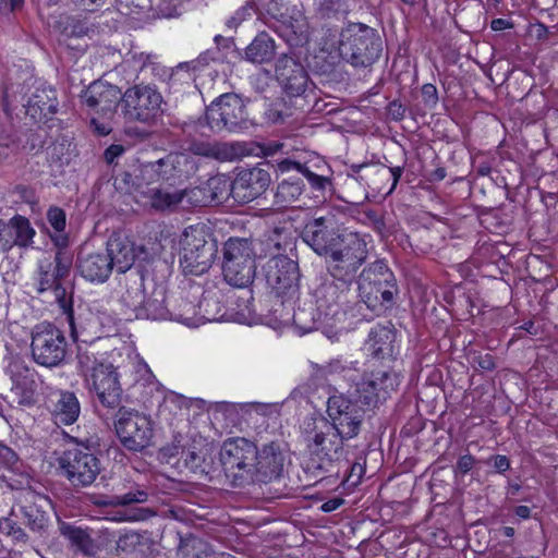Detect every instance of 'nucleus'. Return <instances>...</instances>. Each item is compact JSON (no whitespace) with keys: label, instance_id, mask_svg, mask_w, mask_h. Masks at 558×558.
Returning a JSON list of instances; mask_svg holds the SVG:
<instances>
[{"label":"nucleus","instance_id":"5701e85b","mask_svg":"<svg viewBox=\"0 0 558 558\" xmlns=\"http://www.w3.org/2000/svg\"><path fill=\"white\" fill-rule=\"evenodd\" d=\"M276 77L290 96L302 95L308 84V75L294 58L283 54L276 62Z\"/></svg>","mask_w":558,"mask_h":558},{"label":"nucleus","instance_id":"13d9d810","mask_svg":"<svg viewBox=\"0 0 558 558\" xmlns=\"http://www.w3.org/2000/svg\"><path fill=\"white\" fill-rule=\"evenodd\" d=\"M341 464H343L344 466L345 482L349 483V485L351 486L357 485L361 482L365 472L364 464L359 461L349 464V462L345 459Z\"/></svg>","mask_w":558,"mask_h":558},{"label":"nucleus","instance_id":"338daca9","mask_svg":"<svg viewBox=\"0 0 558 558\" xmlns=\"http://www.w3.org/2000/svg\"><path fill=\"white\" fill-rule=\"evenodd\" d=\"M423 102L428 108H434L438 102L437 88L433 84H424L422 86Z\"/></svg>","mask_w":558,"mask_h":558},{"label":"nucleus","instance_id":"f704fd0d","mask_svg":"<svg viewBox=\"0 0 558 558\" xmlns=\"http://www.w3.org/2000/svg\"><path fill=\"white\" fill-rule=\"evenodd\" d=\"M135 201L144 207H148L156 211L173 209L180 205L179 191L168 192L159 187L145 190L143 195L137 197Z\"/></svg>","mask_w":558,"mask_h":558},{"label":"nucleus","instance_id":"79ce46f5","mask_svg":"<svg viewBox=\"0 0 558 558\" xmlns=\"http://www.w3.org/2000/svg\"><path fill=\"white\" fill-rule=\"evenodd\" d=\"M84 381L88 390L96 393L102 388L120 380L117 368L111 363H108L107 365H100V368L96 373H92Z\"/></svg>","mask_w":558,"mask_h":558},{"label":"nucleus","instance_id":"393cba45","mask_svg":"<svg viewBox=\"0 0 558 558\" xmlns=\"http://www.w3.org/2000/svg\"><path fill=\"white\" fill-rule=\"evenodd\" d=\"M47 502L46 498L41 495L36 494L33 490H23L17 496V511L15 508L12 509V513L16 517H21L24 523L35 532L41 531L47 522L48 515L43 510V504Z\"/></svg>","mask_w":558,"mask_h":558},{"label":"nucleus","instance_id":"5fc2aeb1","mask_svg":"<svg viewBox=\"0 0 558 558\" xmlns=\"http://www.w3.org/2000/svg\"><path fill=\"white\" fill-rule=\"evenodd\" d=\"M116 543L117 539L112 533L108 531H99L96 536L93 537L95 556L102 551L106 554L116 555Z\"/></svg>","mask_w":558,"mask_h":558},{"label":"nucleus","instance_id":"c03bdc74","mask_svg":"<svg viewBox=\"0 0 558 558\" xmlns=\"http://www.w3.org/2000/svg\"><path fill=\"white\" fill-rule=\"evenodd\" d=\"M10 226H12V238L14 241V245L21 247H27L33 243V239L36 234V231L31 226V222L27 218L23 216H14L10 220Z\"/></svg>","mask_w":558,"mask_h":558},{"label":"nucleus","instance_id":"e2e57ef3","mask_svg":"<svg viewBox=\"0 0 558 558\" xmlns=\"http://www.w3.org/2000/svg\"><path fill=\"white\" fill-rule=\"evenodd\" d=\"M136 381L142 380L143 384H151L155 380V375L153 374L149 366L143 361L138 360L134 364Z\"/></svg>","mask_w":558,"mask_h":558},{"label":"nucleus","instance_id":"a19ab883","mask_svg":"<svg viewBox=\"0 0 558 558\" xmlns=\"http://www.w3.org/2000/svg\"><path fill=\"white\" fill-rule=\"evenodd\" d=\"M206 186L209 198H213V204H221L229 198L233 197V181L223 174L215 175L204 183Z\"/></svg>","mask_w":558,"mask_h":558},{"label":"nucleus","instance_id":"f257e3e1","mask_svg":"<svg viewBox=\"0 0 558 558\" xmlns=\"http://www.w3.org/2000/svg\"><path fill=\"white\" fill-rule=\"evenodd\" d=\"M52 240L57 246L56 251L47 252L37 264L36 270V290L38 293L51 291L54 300L66 315V320L71 327V333L74 337V313L72 306L71 289L69 277L72 269L73 257L65 250L68 245L66 235H56Z\"/></svg>","mask_w":558,"mask_h":558},{"label":"nucleus","instance_id":"f3484780","mask_svg":"<svg viewBox=\"0 0 558 558\" xmlns=\"http://www.w3.org/2000/svg\"><path fill=\"white\" fill-rule=\"evenodd\" d=\"M351 232L341 230L333 215L313 219L304 227L302 238L313 251L325 258L345 241Z\"/></svg>","mask_w":558,"mask_h":558},{"label":"nucleus","instance_id":"ddd939ff","mask_svg":"<svg viewBox=\"0 0 558 558\" xmlns=\"http://www.w3.org/2000/svg\"><path fill=\"white\" fill-rule=\"evenodd\" d=\"M148 490L141 485H134L128 493L120 495L94 496L92 502L99 508H112L110 520L116 522L143 521L150 518L154 512L148 508L132 507L148 500Z\"/></svg>","mask_w":558,"mask_h":558},{"label":"nucleus","instance_id":"a18cd8bd","mask_svg":"<svg viewBox=\"0 0 558 558\" xmlns=\"http://www.w3.org/2000/svg\"><path fill=\"white\" fill-rule=\"evenodd\" d=\"M374 177L387 178L386 169L369 167L366 163L353 165L350 167V172L348 173V183L356 182L360 185L371 186V180Z\"/></svg>","mask_w":558,"mask_h":558},{"label":"nucleus","instance_id":"de8ad7c7","mask_svg":"<svg viewBox=\"0 0 558 558\" xmlns=\"http://www.w3.org/2000/svg\"><path fill=\"white\" fill-rule=\"evenodd\" d=\"M205 184L179 191L180 205L183 207H203L213 204Z\"/></svg>","mask_w":558,"mask_h":558},{"label":"nucleus","instance_id":"864d4df0","mask_svg":"<svg viewBox=\"0 0 558 558\" xmlns=\"http://www.w3.org/2000/svg\"><path fill=\"white\" fill-rule=\"evenodd\" d=\"M246 146L247 153L245 156H260V157H269L275 156L279 151H281L284 147V144L279 141H269L266 143H255V142H241Z\"/></svg>","mask_w":558,"mask_h":558},{"label":"nucleus","instance_id":"603ef678","mask_svg":"<svg viewBox=\"0 0 558 558\" xmlns=\"http://www.w3.org/2000/svg\"><path fill=\"white\" fill-rule=\"evenodd\" d=\"M314 8L322 19L337 17L348 11L345 0H314Z\"/></svg>","mask_w":558,"mask_h":558},{"label":"nucleus","instance_id":"0e129e2a","mask_svg":"<svg viewBox=\"0 0 558 558\" xmlns=\"http://www.w3.org/2000/svg\"><path fill=\"white\" fill-rule=\"evenodd\" d=\"M299 172L303 174L310 184L316 190H324L328 182L325 177L312 172L305 165L302 166Z\"/></svg>","mask_w":558,"mask_h":558},{"label":"nucleus","instance_id":"4468645a","mask_svg":"<svg viewBox=\"0 0 558 558\" xmlns=\"http://www.w3.org/2000/svg\"><path fill=\"white\" fill-rule=\"evenodd\" d=\"M32 356L46 367H56L63 363L68 352V341L62 330L52 324H39L32 332Z\"/></svg>","mask_w":558,"mask_h":558},{"label":"nucleus","instance_id":"4c0bfd02","mask_svg":"<svg viewBox=\"0 0 558 558\" xmlns=\"http://www.w3.org/2000/svg\"><path fill=\"white\" fill-rule=\"evenodd\" d=\"M247 151L241 142H211L205 158L220 162L233 161L245 157Z\"/></svg>","mask_w":558,"mask_h":558},{"label":"nucleus","instance_id":"f8f14e48","mask_svg":"<svg viewBox=\"0 0 558 558\" xmlns=\"http://www.w3.org/2000/svg\"><path fill=\"white\" fill-rule=\"evenodd\" d=\"M313 298L316 311L325 317H335L339 313H347L357 300L353 282L344 279L325 277L314 289Z\"/></svg>","mask_w":558,"mask_h":558},{"label":"nucleus","instance_id":"49530a36","mask_svg":"<svg viewBox=\"0 0 558 558\" xmlns=\"http://www.w3.org/2000/svg\"><path fill=\"white\" fill-rule=\"evenodd\" d=\"M56 27L60 29L62 36L61 40L64 43L71 38H81L88 33V27L85 23L68 15H60Z\"/></svg>","mask_w":558,"mask_h":558},{"label":"nucleus","instance_id":"680f3d73","mask_svg":"<svg viewBox=\"0 0 558 558\" xmlns=\"http://www.w3.org/2000/svg\"><path fill=\"white\" fill-rule=\"evenodd\" d=\"M289 27L291 34L294 36L293 38H288L289 41L299 44L307 38V27L303 17L291 21Z\"/></svg>","mask_w":558,"mask_h":558},{"label":"nucleus","instance_id":"412c9836","mask_svg":"<svg viewBox=\"0 0 558 558\" xmlns=\"http://www.w3.org/2000/svg\"><path fill=\"white\" fill-rule=\"evenodd\" d=\"M284 454L280 444L271 441L258 449L253 468V484L270 483L280 478L283 472Z\"/></svg>","mask_w":558,"mask_h":558},{"label":"nucleus","instance_id":"09e8293b","mask_svg":"<svg viewBox=\"0 0 558 558\" xmlns=\"http://www.w3.org/2000/svg\"><path fill=\"white\" fill-rule=\"evenodd\" d=\"M268 245L274 246L278 254H283L294 246V236L287 227H275L268 234Z\"/></svg>","mask_w":558,"mask_h":558},{"label":"nucleus","instance_id":"20e7f679","mask_svg":"<svg viewBox=\"0 0 558 558\" xmlns=\"http://www.w3.org/2000/svg\"><path fill=\"white\" fill-rule=\"evenodd\" d=\"M74 447L63 450L56 459L58 474L74 488L90 486L101 471L97 454L89 447L88 439L70 437Z\"/></svg>","mask_w":558,"mask_h":558},{"label":"nucleus","instance_id":"4be33fe9","mask_svg":"<svg viewBox=\"0 0 558 558\" xmlns=\"http://www.w3.org/2000/svg\"><path fill=\"white\" fill-rule=\"evenodd\" d=\"M270 184L268 171L262 168L244 169L233 180V199L250 203L262 195Z\"/></svg>","mask_w":558,"mask_h":558},{"label":"nucleus","instance_id":"3c124183","mask_svg":"<svg viewBox=\"0 0 558 558\" xmlns=\"http://www.w3.org/2000/svg\"><path fill=\"white\" fill-rule=\"evenodd\" d=\"M73 155L72 144L62 137L52 143L48 148V158L53 163L69 165Z\"/></svg>","mask_w":558,"mask_h":558},{"label":"nucleus","instance_id":"774afa93","mask_svg":"<svg viewBox=\"0 0 558 558\" xmlns=\"http://www.w3.org/2000/svg\"><path fill=\"white\" fill-rule=\"evenodd\" d=\"M16 462V453L10 447L0 442V465L11 469Z\"/></svg>","mask_w":558,"mask_h":558},{"label":"nucleus","instance_id":"69168bd1","mask_svg":"<svg viewBox=\"0 0 558 558\" xmlns=\"http://www.w3.org/2000/svg\"><path fill=\"white\" fill-rule=\"evenodd\" d=\"M211 303H217V300L216 298L211 296L210 293H207L203 296L202 301L199 302V308L204 310V318H206L207 320H218L222 317V314H219V310L217 312H210L209 307Z\"/></svg>","mask_w":558,"mask_h":558},{"label":"nucleus","instance_id":"dca6fc26","mask_svg":"<svg viewBox=\"0 0 558 558\" xmlns=\"http://www.w3.org/2000/svg\"><path fill=\"white\" fill-rule=\"evenodd\" d=\"M114 427L120 442L130 451H142L151 444L153 422L145 414L120 408Z\"/></svg>","mask_w":558,"mask_h":558},{"label":"nucleus","instance_id":"c9c22d12","mask_svg":"<svg viewBox=\"0 0 558 558\" xmlns=\"http://www.w3.org/2000/svg\"><path fill=\"white\" fill-rule=\"evenodd\" d=\"M60 533L71 544V546L85 556H95L93 547V536L84 529L62 522L59 526Z\"/></svg>","mask_w":558,"mask_h":558},{"label":"nucleus","instance_id":"cd10ccee","mask_svg":"<svg viewBox=\"0 0 558 558\" xmlns=\"http://www.w3.org/2000/svg\"><path fill=\"white\" fill-rule=\"evenodd\" d=\"M155 542L147 533L128 532L117 539L118 558H150L155 551Z\"/></svg>","mask_w":558,"mask_h":558},{"label":"nucleus","instance_id":"72a5a7b5","mask_svg":"<svg viewBox=\"0 0 558 558\" xmlns=\"http://www.w3.org/2000/svg\"><path fill=\"white\" fill-rule=\"evenodd\" d=\"M276 54V45L272 37L266 32L258 33L252 43L244 49V60L254 64L270 62Z\"/></svg>","mask_w":558,"mask_h":558},{"label":"nucleus","instance_id":"c85d7f7f","mask_svg":"<svg viewBox=\"0 0 558 558\" xmlns=\"http://www.w3.org/2000/svg\"><path fill=\"white\" fill-rule=\"evenodd\" d=\"M136 318L140 319H177L185 322L189 318L182 315H173L166 305V289L161 284H153L149 294H146L145 301L137 312Z\"/></svg>","mask_w":558,"mask_h":558},{"label":"nucleus","instance_id":"9b49d317","mask_svg":"<svg viewBox=\"0 0 558 558\" xmlns=\"http://www.w3.org/2000/svg\"><path fill=\"white\" fill-rule=\"evenodd\" d=\"M348 236L326 257V267L328 276L354 283L357 270L367 259L368 251L366 242L357 233Z\"/></svg>","mask_w":558,"mask_h":558},{"label":"nucleus","instance_id":"7ed1b4c3","mask_svg":"<svg viewBox=\"0 0 558 558\" xmlns=\"http://www.w3.org/2000/svg\"><path fill=\"white\" fill-rule=\"evenodd\" d=\"M21 105L37 122L50 119L58 110L57 90L31 72H23L5 84L3 108L10 112Z\"/></svg>","mask_w":558,"mask_h":558},{"label":"nucleus","instance_id":"1a4fd4ad","mask_svg":"<svg viewBox=\"0 0 558 558\" xmlns=\"http://www.w3.org/2000/svg\"><path fill=\"white\" fill-rule=\"evenodd\" d=\"M205 118L215 133H240L253 125L243 100L235 94H223L214 100L207 107Z\"/></svg>","mask_w":558,"mask_h":558},{"label":"nucleus","instance_id":"0eeeda50","mask_svg":"<svg viewBox=\"0 0 558 558\" xmlns=\"http://www.w3.org/2000/svg\"><path fill=\"white\" fill-rule=\"evenodd\" d=\"M258 454L257 446L243 437L229 438L220 449V462L226 477L233 487L253 484L254 461Z\"/></svg>","mask_w":558,"mask_h":558},{"label":"nucleus","instance_id":"423d86ee","mask_svg":"<svg viewBox=\"0 0 558 558\" xmlns=\"http://www.w3.org/2000/svg\"><path fill=\"white\" fill-rule=\"evenodd\" d=\"M357 298L371 311H378L385 304H390L398 293L393 272L387 264L379 259L371 263L357 278Z\"/></svg>","mask_w":558,"mask_h":558},{"label":"nucleus","instance_id":"473e14b6","mask_svg":"<svg viewBox=\"0 0 558 558\" xmlns=\"http://www.w3.org/2000/svg\"><path fill=\"white\" fill-rule=\"evenodd\" d=\"M105 252H107L111 259L112 269L116 268L118 272L128 271L136 258L134 243L128 238L111 236L107 242Z\"/></svg>","mask_w":558,"mask_h":558},{"label":"nucleus","instance_id":"ea45409f","mask_svg":"<svg viewBox=\"0 0 558 558\" xmlns=\"http://www.w3.org/2000/svg\"><path fill=\"white\" fill-rule=\"evenodd\" d=\"M304 184L301 179L283 180L278 184L275 193V203L279 207L294 204L302 195Z\"/></svg>","mask_w":558,"mask_h":558},{"label":"nucleus","instance_id":"6e6552de","mask_svg":"<svg viewBox=\"0 0 558 558\" xmlns=\"http://www.w3.org/2000/svg\"><path fill=\"white\" fill-rule=\"evenodd\" d=\"M255 252L247 239L231 238L223 246L222 275L227 283L245 288L255 276Z\"/></svg>","mask_w":558,"mask_h":558},{"label":"nucleus","instance_id":"052dcab7","mask_svg":"<svg viewBox=\"0 0 558 558\" xmlns=\"http://www.w3.org/2000/svg\"><path fill=\"white\" fill-rule=\"evenodd\" d=\"M14 246L10 221L0 219V252H9Z\"/></svg>","mask_w":558,"mask_h":558},{"label":"nucleus","instance_id":"8fccbe9b","mask_svg":"<svg viewBox=\"0 0 558 558\" xmlns=\"http://www.w3.org/2000/svg\"><path fill=\"white\" fill-rule=\"evenodd\" d=\"M99 403L110 410H120L122 403V388L120 381L111 384L95 393Z\"/></svg>","mask_w":558,"mask_h":558},{"label":"nucleus","instance_id":"37998d69","mask_svg":"<svg viewBox=\"0 0 558 558\" xmlns=\"http://www.w3.org/2000/svg\"><path fill=\"white\" fill-rule=\"evenodd\" d=\"M147 294V289L144 286V280L142 277H136L131 284L128 286L124 293L121 295V302L125 307L131 310L135 316L137 312L141 310L145 296Z\"/></svg>","mask_w":558,"mask_h":558},{"label":"nucleus","instance_id":"a211bd4d","mask_svg":"<svg viewBox=\"0 0 558 558\" xmlns=\"http://www.w3.org/2000/svg\"><path fill=\"white\" fill-rule=\"evenodd\" d=\"M217 246L202 231H185L182 239L180 265L185 272L199 276L207 271L216 256Z\"/></svg>","mask_w":558,"mask_h":558},{"label":"nucleus","instance_id":"39448f33","mask_svg":"<svg viewBox=\"0 0 558 558\" xmlns=\"http://www.w3.org/2000/svg\"><path fill=\"white\" fill-rule=\"evenodd\" d=\"M339 54L355 69L373 65L383 51V40L376 29L362 23H351L340 33Z\"/></svg>","mask_w":558,"mask_h":558},{"label":"nucleus","instance_id":"58836bf2","mask_svg":"<svg viewBox=\"0 0 558 558\" xmlns=\"http://www.w3.org/2000/svg\"><path fill=\"white\" fill-rule=\"evenodd\" d=\"M108 363L102 362L98 357V352L93 343L77 344L76 351V367L78 373L86 377H89L92 373H96L100 365H107Z\"/></svg>","mask_w":558,"mask_h":558},{"label":"nucleus","instance_id":"b1692460","mask_svg":"<svg viewBox=\"0 0 558 558\" xmlns=\"http://www.w3.org/2000/svg\"><path fill=\"white\" fill-rule=\"evenodd\" d=\"M121 98L122 95L117 86L99 81L93 82L81 94L82 102L101 114L112 112Z\"/></svg>","mask_w":558,"mask_h":558},{"label":"nucleus","instance_id":"e433bc0d","mask_svg":"<svg viewBox=\"0 0 558 558\" xmlns=\"http://www.w3.org/2000/svg\"><path fill=\"white\" fill-rule=\"evenodd\" d=\"M178 556L180 558H234L231 555L215 553L205 541L197 537L182 539Z\"/></svg>","mask_w":558,"mask_h":558},{"label":"nucleus","instance_id":"f03ea898","mask_svg":"<svg viewBox=\"0 0 558 558\" xmlns=\"http://www.w3.org/2000/svg\"><path fill=\"white\" fill-rule=\"evenodd\" d=\"M267 283L280 299V308L275 307L274 313L279 314L283 323L292 320L295 326L304 331H310L315 326V318L306 323L305 310H294V304L300 295V270L295 260L284 254H277L269 258L265 265Z\"/></svg>","mask_w":558,"mask_h":558},{"label":"nucleus","instance_id":"a878e982","mask_svg":"<svg viewBox=\"0 0 558 558\" xmlns=\"http://www.w3.org/2000/svg\"><path fill=\"white\" fill-rule=\"evenodd\" d=\"M76 267L84 279L97 283L106 282L113 270L105 250L89 252L83 248L77 256Z\"/></svg>","mask_w":558,"mask_h":558},{"label":"nucleus","instance_id":"c756f323","mask_svg":"<svg viewBox=\"0 0 558 558\" xmlns=\"http://www.w3.org/2000/svg\"><path fill=\"white\" fill-rule=\"evenodd\" d=\"M160 182H172L187 178L195 171L193 159L184 154H169L154 161Z\"/></svg>","mask_w":558,"mask_h":558},{"label":"nucleus","instance_id":"4d7b16f0","mask_svg":"<svg viewBox=\"0 0 558 558\" xmlns=\"http://www.w3.org/2000/svg\"><path fill=\"white\" fill-rule=\"evenodd\" d=\"M180 460L193 473H203L205 471L203 468L204 458L194 450L182 449Z\"/></svg>","mask_w":558,"mask_h":558},{"label":"nucleus","instance_id":"9d476101","mask_svg":"<svg viewBox=\"0 0 558 558\" xmlns=\"http://www.w3.org/2000/svg\"><path fill=\"white\" fill-rule=\"evenodd\" d=\"M345 440L348 439L341 438L332 427H329L328 422H324L320 428L305 430L306 446L312 459L317 461V469L330 474L344 460L343 442Z\"/></svg>","mask_w":558,"mask_h":558},{"label":"nucleus","instance_id":"6ab92c4d","mask_svg":"<svg viewBox=\"0 0 558 558\" xmlns=\"http://www.w3.org/2000/svg\"><path fill=\"white\" fill-rule=\"evenodd\" d=\"M327 415L329 427H332L341 438L349 440L359 435L365 409L343 395H333L327 401Z\"/></svg>","mask_w":558,"mask_h":558},{"label":"nucleus","instance_id":"2eb2a0df","mask_svg":"<svg viewBox=\"0 0 558 558\" xmlns=\"http://www.w3.org/2000/svg\"><path fill=\"white\" fill-rule=\"evenodd\" d=\"M124 116L150 124L162 113L163 98L153 85L138 84L128 88L121 98Z\"/></svg>","mask_w":558,"mask_h":558},{"label":"nucleus","instance_id":"7c9ffc66","mask_svg":"<svg viewBox=\"0 0 558 558\" xmlns=\"http://www.w3.org/2000/svg\"><path fill=\"white\" fill-rule=\"evenodd\" d=\"M154 162L141 165L134 173L123 172L120 177L121 189L134 194V198L143 195L145 190H153L155 183L160 182Z\"/></svg>","mask_w":558,"mask_h":558},{"label":"nucleus","instance_id":"aec40b11","mask_svg":"<svg viewBox=\"0 0 558 558\" xmlns=\"http://www.w3.org/2000/svg\"><path fill=\"white\" fill-rule=\"evenodd\" d=\"M398 385L399 379L396 373L372 372L364 375L356 384L354 403L363 409H374L384 402Z\"/></svg>","mask_w":558,"mask_h":558},{"label":"nucleus","instance_id":"6e6d98bb","mask_svg":"<svg viewBox=\"0 0 558 558\" xmlns=\"http://www.w3.org/2000/svg\"><path fill=\"white\" fill-rule=\"evenodd\" d=\"M313 376L326 378L329 375L340 374L347 369V365L340 359H333L324 365L313 364Z\"/></svg>","mask_w":558,"mask_h":558},{"label":"nucleus","instance_id":"bb28decb","mask_svg":"<svg viewBox=\"0 0 558 558\" xmlns=\"http://www.w3.org/2000/svg\"><path fill=\"white\" fill-rule=\"evenodd\" d=\"M49 412L56 425H72L81 414V403L73 391L59 390L50 399Z\"/></svg>","mask_w":558,"mask_h":558},{"label":"nucleus","instance_id":"bf43d9fd","mask_svg":"<svg viewBox=\"0 0 558 558\" xmlns=\"http://www.w3.org/2000/svg\"><path fill=\"white\" fill-rule=\"evenodd\" d=\"M47 219L50 226L58 232V235H63L62 232L66 225V215L60 207H50L47 213Z\"/></svg>","mask_w":558,"mask_h":558},{"label":"nucleus","instance_id":"2f4dec72","mask_svg":"<svg viewBox=\"0 0 558 558\" xmlns=\"http://www.w3.org/2000/svg\"><path fill=\"white\" fill-rule=\"evenodd\" d=\"M395 340L396 333L392 325L383 326L378 324L371 329L364 344L365 350L376 359L391 357L395 352Z\"/></svg>","mask_w":558,"mask_h":558}]
</instances>
